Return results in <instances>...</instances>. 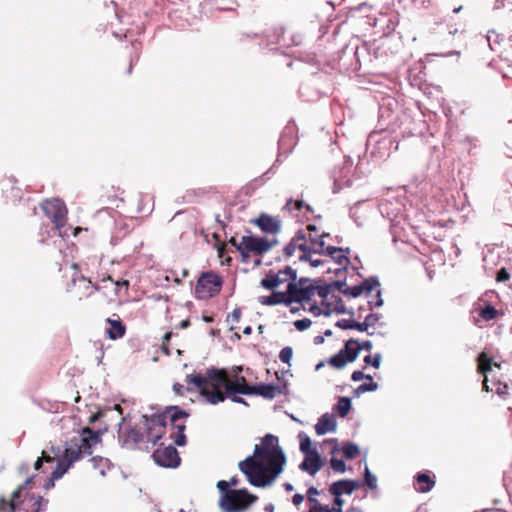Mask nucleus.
<instances>
[{"label": "nucleus", "mask_w": 512, "mask_h": 512, "mask_svg": "<svg viewBox=\"0 0 512 512\" xmlns=\"http://www.w3.org/2000/svg\"><path fill=\"white\" fill-rule=\"evenodd\" d=\"M286 464V456L279 446V440L272 434H266L254 454L239 462V469L253 486L264 487L280 475Z\"/></svg>", "instance_id": "1"}, {"label": "nucleus", "mask_w": 512, "mask_h": 512, "mask_svg": "<svg viewBox=\"0 0 512 512\" xmlns=\"http://www.w3.org/2000/svg\"><path fill=\"white\" fill-rule=\"evenodd\" d=\"M186 382L193 384L210 404H218L226 398L221 388L224 387L227 396L234 394L251 395L252 385L248 384L245 377L235 376L230 379L226 370L211 368L206 375H187Z\"/></svg>", "instance_id": "2"}, {"label": "nucleus", "mask_w": 512, "mask_h": 512, "mask_svg": "<svg viewBox=\"0 0 512 512\" xmlns=\"http://www.w3.org/2000/svg\"><path fill=\"white\" fill-rule=\"evenodd\" d=\"M228 242L240 253L244 263H248L251 257H262L279 243L276 238L252 234L244 235L239 240L231 237Z\"/></svg>", "instance_id": "3"}, {"label": "nucleus", "mask_w": 512, "mask_h": 512, "mask_svg": "<svg viewBox=\"0 0 512 512\" xmlns=\"http://www.w3.org/2000/svg\"><path fill=\"white\" fill-rule=\"evenodd\" d=\"M101 441L100 434L89 427H84L78 436L72 437L64 449L62 457L73 464L84 455H91L92 448Z\"/></svg>", "instance_id": "4"}, {"label": "nucleus", "mask_w": 512, "mask_h": 512, "mask_svg": "<svg viewBox=\"0 0 512 512\" xmlns=\"http://www.w3.org/2000/svg\"><path fill=\"white\" fill-rule=\"evenodd\" d=\"M338 290L347 297H358L360 295H365L369 297L375 292V301L368 300V304L370 308L373 306L379 307L383 304V300L381 299V291L379 289L380 283L376 278H369L363 281L359 285L355 286H347L345 283L337 282L335 284Z\"/></svg>", "instance_id": "5"}, {"label": "nucleus", "mask_w": 512, "mask_h": 512, "mask_svg": "<svg viewBox=\"0 0 512 512\" xmlns=\"http://www.w3.org/2000/svg\"><path fill=\"white\" fill-rule=\"evenodd\" d=\"M40 208L53 224V230L57 231L60 237H64L66 234L64 227L67 223L68 214L65 203L57 198L45 199L40 203Z\"/></svg>", "instance_id": "6"}, {"label": "nucleus", "mask_w": 512, "mask_h": 512, "mask_svg": "<svg viewBox=\"0 0 512 512\" xmlns=\"http://www.w3.org/2000/svg\"><path fill=\"white\" fill-rule=\"evenodd\" d=\"M318 296L321 299V306H311L310 310L315 315L325 314L330 315L333 312L343 314L346 313L345 305L339 295L333 292L332 285H323L318 291Z\"/></svg>", "instance_id": "7"}, {"label": "nucleus", "mask_w": 512, "mask_h": 512, "mask_svg": "<svg viewBox=\"0 0 512 512\" xmlns=\"http://www.w3.org/2000/svg\"><path fill=\"white\" fill-rule=\"evenodd\" d=\"M257 499L247 490H229L222 494L220 507L224 512H239L246 509Z\"/></svg>", "instance_id": "8"}, {"label": "nucleus", "mask_w": 512, "mask_h": 512, "mask_svg": "<svg viewBox=\"0 0 512 512\" xmlns=\"http://www.w3.org/2000/svg\"><path fill=\"white\" fill-rule=\"evenodd\" d=\"M222 284L223 280L218 274L202 273L195 287V295L198 299H210L220 293Z\"/></svg>", "instance_id": "9"}, {"label": "nucleus", "mask_w": 512, "mask_h": 512, "mask_svg": "<svg viewBox=\"0 0 512 512\" xmlns=\"http://www.w3.org/2000/svg\"><path fill=\"white\" fill-rule=\"evenodd\" d=\"M167 421L169 420L172 428L171 437L178 446L186 444V436L184 431L186 429V418L189 414L178 406H171L166 409Z\"/></svg>", "instance_id": "10"}, {"label": "nucleus", "mask_w": 512, "mask_h": 512, "mask_svg": "<svg viewBox=\"0 0 512 512\" xmlns=\"http://www.w3.org/2000/svg\"><path fill=\"white\" fill-rule=\"evenodd\" d=\"M478 366L477 370L480 374L484 375L483 380V388L486 391H494L497 395L500 397H506L509 395V386L507 383H502L501 381H495L493 382V387L490 388L488 386V377L487 373L491 370L492 365L495 367H500L499 364L493 362L492 358L488 356L486 352H482L479 354L477 358Z\"/></svg>", "instance_id": "11"}, {"label": "nucleus", "mask_w": 512, "mask_h": 512, "mask_svg": "<svg viewBox=\"0 0 512 512\" xmlns=\"http://www.w3.org/2000/svg\"><path fill=\"white\" fill-rule=\"evenodd\" d=\"M322 286L314 285L307 279H301L298 283H289L288 296L292 301L302 302L310 300Z\"/></svg>", "instance_id": "12"}, {"label": "nucleus", "mask_w": 512, "mask_h": 512, "mask_svg": "<svg viewBox=\"0 0 512 512\" xmlns=\"http://www.w3.org/2000/svg\"><path fill=\"white\" fill-rule=\"evenodd\" d=\"M167 425L166 410L162 414L146 417L145 432L147 441L156 444L165 434Z\"/></svg>", "instance_id": "13"}, {"label": "nucleus", "mask_w": 512, "mask_h": 512, "mask_svg": "<svg viewBox=\"0 0 512 512\" xmlns=\"http://www.w3.org/2000/svg\"><path fill=\"white\" fill-rule=\"evenodd\" d=\"M295 280L296 271L287 266L285 269L279 270L277 273L270 271L266 277L262 279L261 285L266 289L273 290L285 283L289 286V283H295ZM286 292L288 293V287H286Z\"/></svg>", "instance_id": "14"}, {"label": "nucleus", "mask_w": 512, "mask_h": 512, "mask_svg": "<svg viewBox=\"0 0 512 512\" xmlns=\"http://www.w3.org/2000/svg\"><path fill=\"white\" fill-rule=\"evenodd\" d=\"M252 225L258 227L267 237L276 238L275 236L282 229V221L278 216H271L261 213L257 218L250 220Z\"/></svg>", "instance_id": "15"}, {"label": "nucleus", "mask_w": 512, "mask_h": 512, "mask_svg": "<svg viewBox=\"0 0 512 512\" xmlns=\"http://www.w3.org/2000/svg\"><path fill=\"white\" fill-rule=\"evenodd\" d=\"M317 230V227L316 225L314 224H309L307 225L306 227V249H305V252H306V260H310V254L312 253H315V254H324L326 248L328 246H326L325 242H324V237L327 236V234L325 233H322L321 236H319V238H317L316 236H313V233L312 232H316Z\"/></svg>", "instance_id": "16"}, {"label": "nucleus", "mask_w": 512, "mask_h": 512, "mask_svg": "<svg viewBox=\"0 0 512 512\" xmlns=\"http://www.w3.org/2000/svg\"><path fill=\"white\" fill-rule=\"evenodd\" d=\"M153 458L160 466L169 468L177 467L181 460L177 449L171 445L164 448H158L153 453Z\"/></svg>", "instance_id": "17"}, {"label": "nucleus", "mask_w": 512, "mask_h": 512, "mask_svg": "<svg viewBox=\"0 0 512 512\" xmlns=\"http://www.w3.org/2000/svg\"><path fill=\"white\" fill-rule=\"evenodd\" d=\"M353 343L354 339H349L346 341L344 348L332 356L328 363L336 369H342L347 363L356 360L357 349H352V346H354Z\"/></svg>", "instance_id": "18"}, {"label": "nucleus", "mask_w": 512, "mask_h": 512, "mask_svg": "<svg viewBox=\"0 0 512 512\" xmlns=\"http://www.w3.org/2000/svg\"><path fill=\"white\" fill-rule=\"evenodd\" d=\"M306 232L303 230H299L296 232L294 237L290 240V242L284 247L283 253L286 257H292L295 255V252L298 250L299 255L298 258L300 260H306Z\"/></svg>", "instance_id": "19"}, {"label": "nucleus", "mask_w": 512, "mask_h": 512, "mask_svg": "<svg viewBox=\"0 0 512 512\" xmlns=\"http://www.w3.org/2000/svg\"><path fill=\"white\" fill-rule=\"evenodd\" d=\"M73 285L76 290V297L78 300H83L84 298H88L92 296L95 292L101 291L104 286L99 284H93L89 279L84 276L80 278L73 279Z\"/></svg>", "instance_id": "20"}, {"label": "nucleus", "mask_w": 512, "mask_h": 512, "mask_svg": "<svg viewBox=\"0 0 512 512\" xmlns=\"http://www.w3.org/2000/svg\"><path fill=\"white\" fill-rule=\"evenodd\" d=\"M287 392V384L276 385V384H259L252 385L251 395H259L265 399H273L277 395L286 394Z\"/></svg>", "instance_id": "21"}, {"label": "nucleus", "mask_w": 512, "mask_h": 512, "mask_svg": "<svg viewBox=\"0 0 512 512\" xmlns=\"http://www.w3.org/2000/svg\"><path fill=\"white\" fill-rule=\"evenodd\" d=\"M109 325L105 330L106 336L111 340H117L126 334V325L122 322L119 315L114 314L113 317H109L105 320Z\"/></svg>", "instance_id": "22"}, {"label": "nucleus", "mask_w": 512, "mask_h": 512, "mask_svg": "<svg viewBox=\"0 0 512 512\" xmlns=\"http://www.w3.org/2000/svg\"><path fill=\"white\" fill-rule=\"evenodd\" d=\"M359 487V483L355 480H339L331 484L329 492L334 496H341L342 494H352L353 491Z\"/></svg>", "instance_id": "23"}, {"label": "nucleus", "mask_w": 512, "mask_h": 512, "mask_svg": "<svg viewBox=\"0 0 512 512\" xmlns=\"http://www.w3.org/2000/svg\"><path fill=\"white\" fill-rule=\"evenodd\" d=\"M322 460L317 451L306 454L303 462L300 464V469L308 472L314 476L322 467Z\"/></svg>", "instance_id": "24"}, {"label": "nucleus", "mask_w": 512, "mask_h": 512, "mask_svg": "<svg viewBox=\"0 0 512 512\" xmlns=\"http://www.w3.org/2000/svg\"><path fill=\"white\" fill-rule=\"evenodd\" d=\"M336 428V420L332 415L324 414L318 420V423L315 425V430L318 435H324L327 432L334 431Z\"/></svg>", "instance_id": "25"}, {"label": "nucleus", "mask_w": 512, "mask_h": 512, "mask_svg": "<svg viewBox=\"0 0 512 512\" xmlns=\"http://www.w3.org/2000/svg\"><path fill=\"white\" fill-rule=\"evenodd\" d=\"M36 475H32L28 477L25 482L18 486V488L12 493V497L10 500V508L11 510H16L19 506V499L21 497V494L24 490L30 489L32 485L34 484V479Z\"/></svg>", "instance_id": "26"}, {"label": "nucleus", "mask_w": 512, "mask_h": 512, "mask_svg": "<svg viewBox=\"0 0 512 512\" xmlns=\"http://www.w3.org/2000/svg\"><path fill=\"white\" fill-rule=\"evenodd\" d=\"M319 491L315 487H310L307 490V499L309 502L313 503L310 507L309 512H333L331 508L327 505L320 504L313 496L318 495Z\"/></svg>", "instance_id": "27"}, {"label": "nucleus", "mask_w": 512, "mask_h": 512, "mask_svg": "<svg viewBox=\"0 0 512 512\" xmlns=\"http://www.w3.org/2000/svg\"><path fill=\"white\" fill-rule=\"evenodd\" d=\"M416 480L417 483L419 484L418 491L422 493L430 491L435 484V482L426 473H418L416 476Z\"/></svg>", "instance_id": "28"}, {"label": "nucleus", "mask_w": 512, "mask_h": 512, "mask_svg": "<svg viewBox=\"0 0 512 512\" xmlns=\"http://www.w3.org/2000/svg\"><path fill=\"white\" fill-rule=\"evenodd\" d=\"M336 326L342 329H355L360 332L366 331V324L351 319H341L336 323Z\"/></svg>", "instance_id": "29"}, {"label": "nucleus", "mask_w": 512, "mask_h": 512, "mask_svg": "<svg viewBox=\"0 0 512 512\" xmlns=\"http://www.w3.org/2000/svg\"><path fill=\"white\" fill-rule=\"evenodd\" d=\"M324 254L333 258L340 265H342L344 262H348V258L343 255L342 248L335 247V246H328L326 248Z\"/></svg>", "instance_id": "30"}, {"label": "nucleus", "mask_w": 512, "mask_h": 512, "mask_svg": "<svg viewBox=\"0 0 512 512\" xmlns=\"http://www.w3.org/2000/svg\"><path fill=\"white\" fill-rule=\"evenodd\" d=\"M102 283H110V285L113 287V292L115 295H119V292L122 287H124L126 290H128L129 287V281L128 280H113V278L108 275L106 277L101 278Z\"/></svg>", "instance_id": "31"}, {"label": "nucleus", "mask_w": 512, "mask_h": 512, "mask_svg": "<svg viewBox=\"0 0 512 512\" xmlns=\"http://www.w3.org/2000/svg\"><path fill=\"white\" fill-rule=\"evenodd\" d=\"M71 463L62 457L61 460L57 462L55 469L51 472V476L53 479H60L71 467Z\"/></svg>", "instance_id": "32"}, {"label": "nucleus", "mask_w": 512, "mask_h": 512, "mask_svg": "<svg viewBox=\"0 0 512 512\" xmlns=\"http://www.w3.org/2000/svg\"><path fill=\"white\" fill-rule=\"evenodd\" d=\"M351 409V400L348 397H340L335 410L339 414L340 417H345L349 413Z\"/></svg>", "instance_id": "33"}, {"label": "nucleus", "mask_w": 512, "mask_h": 512, "mask_svg": "<svg viewBox=\"0 0 512 512\" xmlns=\"http://www.w3.org/2000/svg\"><path fill=\"white\" fill-rule=\"evenodd\" d=\"M92 466L95 470L99 471L101 476L105 475L107 469H109V460L103 457H93L91 458Z\"/></svg>", "instance_id": "34"}, {"label": "nucleus", "mask_w": 512, "mask_h": 512, "mask_svg": "<svg viewBox=\"0 0 512 512\" xmlns=\"http://www.w3.org/2000/svg\"><path fill=\"white\" fill-rule=\"evenodd\" d=\"M342 452L347 459H355L359 454V447L354 443H345L342 446Z\"/></svg>", "instance_id": "35"}, {"label": "nucleus", "mask_w": 512, "mask_h": 512, "mask_svg": "<svg viewBox=\"0 0 512 512\" xmlns=\"http://www.w3.org/2000/svg\"><path fill=\"white\" fill-rule=\"evenodd\" d=\"M497 313H498L497 310L493 306L486 305V307L480 309L479 316L482 319L489 321V320L494 319L497 316Z\"/></svg>", "instance_id": "36"}, {"label": "nucleus", "mask_w": 512, "mask_h": 512, "mask_svg": "<svg viewBox=\"0 0 512 512\" xmlns=\"http://www.w3.org/2000/svg\"><path fill=\"white\" fill-rule=\"evenodd\" d=\"M285 295L283 293H273L270 296L264 297L262 303L265 305H276L283 302Z\"/></svg>", "instance_id": "37"}, {"label": "nucleus", "mask_w": 512, "mask_h": 512, "mask_svg": "<svg viewBox=\"0 0 512 512\" xmlns=\"http://www.w3.org/2000/svg\"><path fill=\"white\" fill-rule=\"evenodd\" d=\"M300 439V450L306 454L313 452L311 449V439L304 433L299 434Z\"/></svg>", "instance_id": "38"}, {"label": "nucleus", "mask_w": 512, "mask_h": 512, "mask_svg": "<svg viewBox=\"0 0 512 512\" xmlns=\"http://www.w3.org/2000/svg\"><path fill=\"white\" fill-rule=\"evenodd\" d=\"M369 381H370L369 383H364V384L359 385L355 389V394L356 395H360V394L365 393V392H370V391L377 390L378 384L376 382H373V379L369 380Z\"/></svg>", "instance_id": "39"}, {"label": "nucleus", "mask_w": 512, "mask_h": 512, "mask_svg": "<svg viewBox=\"0 0 512 512\" xmlns=\"http://www.w3.org/2000/svg\"><path fill=\"white\" fill-rule=\"evenodd\" d=\"M285 207L289 210L295 209L298 211L305 207L307 211L313 212L312 207L310 205H304V202L302 200H297L294 202L292 199H289Z\"/></svg>", "instance_id": "40"}, {"label": "nucleus", "mask_w": 512, "mask_h": 512, "mask_svg": "<svg viewBox=\"0 0 512 512\" xmlns=\"http://www.w3.org/2000/svg\"><path fill=\"white\" fill-rule=\"evenodd\" d=\"M364 481H365V484L370 488V489H375L377 487V479L376 477L370 472L369 468L366 467L365 468V472H364Z\"/></svg>", "instance_id": "41"}, {"label": "nucleus", "mask_w": 512, "mask_h": 512, "mask_svg": "<svg viewBox=\"0 0 512 512\" xmlns=\"http://www.w3.org/2000/svg\"><path fill=\"white\" fill-rule=\"evenodd\" d=\"M292 356H293V350L291 347L287 346V347H284L280 353H279V359L283 362V363H286V364H290V361L292 359Z\"/></svg>", "instance_id": "42"}, {"label": "nucleus", "mask_w": 512, "mask_h": 512, "mask_svg": "<svg viewBox=\"0 0 512 512\" xmlns=\"http://www.w3.org/2000/svg\"><path fill=\"white\" fill-rule=\"evenodd\" d=\"M331 467L334 471L344 473L346 471V464L341 459L332 458L330 460Z\"/></svg>", "instance_id": "43"}, {"label": "nucleus", "mask_w": 512, "mask_h": 512, "mask_svg": "<svg viewBox=\"0 0 512 512\" xmlns=\"http://www.w3.org/2000/svg\"><path fill=\"white\" fill-rule=\"evenodd\" d=\"M364 362L367 365H371L377 369V368H379L380 363H381V355L380 354H375L374 356L367 355L364 357Z\"/></svg>", "instance_id": "44"}, {"label": "nucleus", "mask_w": 512, "mask_h": 512, "mask_svg": "<svg viewBox=\"0 0 512 512\" xmlns=\"http://www.w3.org/2000/svg\"><path fill=\"white\" fill-rule=\"evenodd\" d=\"M352 349H357V356L361 350L371 351L373 345L370 341H364L363 343H359L357 340H354Z\"/></svg>", "instance_id": "45"}, {"label": "nucleus", "mask_w": 512, "mask_h": 512, "mask_svg": "<svg viewBox=\"0 0 512 512\" xmlns=\"http://www.w3.org/2000/svg\"><path fill=\"white\" fill-rule=\"evenodd\" d=\"M312 322L310 319L308 318H304V319H300V320H296L294 322V326L296 327L297 330L299 331H304L306 329H308L310 326H311Z\"/></svg>", "instance_id": "46"}, {"label": "nucleus", "mask_w": 512, "mask_h": 512, "mask_svg": "<svg viewBox=\"0 0 512 512\" xmlns=\"http://www.w3.org/2000/svg\"><path fill=\"white\" fill-rule=\"evenodd\" d=\"M41 242L44 243L47 239L52 237L51 229L48 225H42L40 228Z\"/></svg>", "instance_id": "47"}, {"label": "nucleus", "mask_w": 512, "mask_h": 512, "mask_svg": "<svg viewBox=\"0 0 512 512\" xmlns=\"http://www.w3.org/2000/svg\"><path fill=\"white\" fill-rule=\"evenodd\" d=\"M351 379L353 381H355V382H358V381H361L363 379L372 380V376L371 375H366L362 371L357 370V371H354L352 373Z\"/></svg>", "instance_id": "48"}, {"label": "nucleus", "mask_w": 512, "mask_h": 512, "mask_svg": "<svg viewBox=\"0 0 512 512\" xmlns=\"http://www.w3.org/2000/svg\"><path fill=\"white\" fill-rule=\"evenodd\" d=\"M378 320H379V316L377 314L371 313V314L367 315L363 322V324H366V330L368 329V327L374 326Z\"/></svg>", "instance_id": "49"}, {"label": "nucleus", "mask_w": 512, "mask_h": 512, "mask_svg": "<svg viewBox=\"0 0 512 512\" xmlns=\"http://www.w3.org/2000/svg\"><path fill=\"white\" fill-rule=\"evenodd\" d=\"M242 315V311L239 307L233 309V311L228 315V319H231L232 322H239Z\"/></svg>", "instance_id": "50"}, {"label": "nucleus", "mask_w": 512, "mask_h": 512, "mask_svg": "<svg viewBox=\"0 0 512 512\" xmlns=\"http://www.w3.org/2000/svg\"><path fill=\"white\" fill-rule=\"evenodd\" d=\"M509 278H510V274L506 268H502L497 273V281L498 282L507 281V280H509Z\"/></svg>", "instance_id": "51"}, {"label": "nucleus", "mask_w": 512, "mask_h": 512, "mask_svg": "<svg viewBox=\"0 0 512 512\" xmlns=\"http://www.w3.org/2000/svg\"><path fill=\"white\" fill-rule=\"evenodd\" d=\"M14 512L15 510H11L10 501H7L4 497L0 498V512Z\"/></svg>", "instance_id": "52"}, {"label": "nucleus", "mask_w": 512, "mask_h": 512, "mask_svg": "<svg viewBox=\"0 0 512 512\" xmlns=\"http://www.w3.org/2000/svg\"><path fill=\"white\" fill-rule=\"evenodd\" d=\"M43 502L47 503V500H45L42 496H38L35 499V502L33 504V506H34L33 512H40V509H41V506H42Z\"/></svg>", "instance_id": "53"}, {"label": "nucleus", "mask_w": 512, "mask_h": 512, "mask_svg": "<svg viewBox=\"0 0 512 512\" xmlns=\"http://www.w3.org/2000/svg\"><path fill=\"white\" fill-rule=\"evenodd\" d=\"M228 487H229V483L225 480H220L217 483V488L222 492V494H224L226 491L230 490V489H228Z\"/></svg>", "instance_id": "54"}, {"label": "nucleus", "mask_w": 512, "mask_h": 512, "mask_svg": "<svg viewBox=\"0 0 512 512\" xmlns=\"http://www.w3.org/2000/svg\"><path fill=\"white\" fill-rule=\"evenodd\" d=\"M129 437L132 438L136 443H138L142 439V435L135 429H132L129 432Z\"/></svg>", "instance_id": "55"}, {"label": "nucleus", "mask_w": 512, "mask_h": 512, "mask_svg": "<svg viewBox=\"0 0 512 512\" xmlns=\"http://www.w3.org/2000/svg\"><path fill=\"white\" fill-rule=\"evenodd\" d=\"M55 456H51L49 454H47L45 451L42 452V456L40 457V459H42L43 463H53L55 461Z\"/></svg>", "instance_id": "56"}, {"label": "nucleus", "mask_w": 512, "mask_h": 512, "mask_svg": "<svg viewBox=\"0 0 512 512\" xmlns=\"http://www.w3.org/2000/svg\"><path fill=\"white\" fill-rule=\"evenodd\" d=\"M334 503L335 505L338 507V508H333L331 509L333 512H341V507L343 505V500L340 498V496H335V500H334Z\"/></svg>", "instance_id": "57"}, {"label": "nucleus", "mask_w": 512, "mask_h": 512, "mask_svg": "<svg viewBox=\"0 0 512 512\" xmlns=\"http://www.w3.org/2000/svg\"><path fill=\"white\" fill-rule=\"evenodd\" d=\"M173 390L176 395L182 396L184 394V386L180 383H175L173 385Z\"/></svg>", "instance_id": "58"}, {"label": "nucleus", "mask_w": 512, "mask_h": 512, "mask_svg": "<svg viewBox=\"0 0 512 512\" xmlns=\"http://www.w3.org/2000/svg\"><path fill=\"white\" fill-rule=\"evenodd\" d=\"M102 416H103V413H102L101 411H98V412H96V413L92 414V415L89 417L88 422H89L90 424L95 423V422H96V421H98Z\"/></svg>", "instance_id": "59"}, {"label": "nucleus", "mask_w": 512, "mask_h": 512, "mask_svg": "<svg viewBox=\"0 0 512 512\" xmlns=\"http://www.w3.org/2000/svg\"><path fill=\"white\" fill-rule=\"evenodd\" d=\"M304 500V496L302 494H295L292 497V502L294 505L299 506Z\"/></svg>", "instance_id": "60"}, {"label": "nucleus", "mask_w": 512, "mask_h": 512, "mask_svg": "<svg viewBox=\"0 0 512 512\" xmlns=\"http://www.w3.org/2000/svg\"><path fill=\"white\" fill-rule=\"evenodd\" d=\"M55 480L56 479H53V476L50 475L49 479L47 480V482L44 485L45 490H49L52 487H54Z\"/></svg>", "instance_id": "61"}, {"label": "nucleus", "mask_w": 512, "mask_h": 512, "mask_svg": "<svg viewBox=\"0 0 512 512\" xmlns=\"http://www.w3.org/2000/svg\"><path fill=\"white\" fill-rule=\"evenodd\" d=\"M225 251H226V246L225 244H221L219 247H218V256L219 258H223L224 255H225Z\"/></svg>", "instance_id": "62"}, {"label": "nucleus", "mask_w": 512, "mask_h": 512, "mask_svg": "<svg viewBox=\"0 0 512 512\" xmlns=\"http://www.w3.org/2000/svg\"><path fill=\"white\" fill-rule=\"evenodd\" d=\"M42 465H43V461H42V459H40V457H39V458L35 461V463H34V469L38 471V470H40V469H41Z\"/></svg>", "instance_id": "63"}, {"label": "nucleus", "mask_w": 512, "mask_h": 512, "mask_svg": "<svg viewBox=\"0 0 512 512\" xmlns=\"http://www.w3.org/2000/svg\"><path fill=\"white\" fill-rule=\"evenodd\" d=\"M189 325H190V321L188 319H185V320L180 322L179 328L186 329V328L189 327Z\"/></svg>", "instance_id": "64"}]
</instances>
